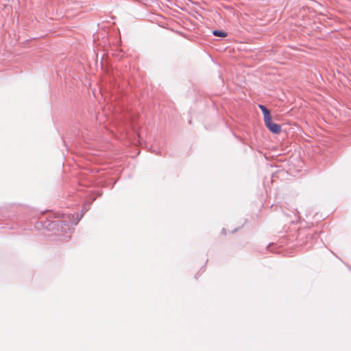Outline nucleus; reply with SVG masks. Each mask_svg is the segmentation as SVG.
I'll use <instances>...</instances> for the list:
<instances>
[{
  "label": "nucleus",
  "instance_id": "nucleus-4",
  "mask_svg": "<svg viewBox=\"0 0 351 351\" xmlns=\"http://www.w3.org/2000/svg\"><path fill=\"white\" fill-rule=\"evenodd\" d=\"M213 34L215 36H219V37H226L227 36V33L223 32V31H221V30H213Z\"/></svg>",
  "mask_w": 351,
  "mask_h": 351
},
{
  "label": "nucleus",
  "instance_id": "nucleus-3",
  "mask_svg": "<svg viewBox=\"0 0 351 351\" xmlns=\"http://www.w3.org/2000/svg\"><path fill=\"white\" fill-rule=\"evenodd\" d=\"M258 108L261 110L263 115H264V121L269 117H271L270 111L263 105L259 104Z\"/></svg>",
  "mask_w": 351,
  "mask_h": 351
},
{
  "label": "nucleus",
  "instance_id": "nucleus-1",
  "mask_svg": "<svg viewBox=\"0 0 351 351\" xmlns=\"http://www.w3.org/2000/svg\"><path fill=\"white\" fill-rule=\"evenodd\" d=\"M266 127L273 133L279 134L281 132V126L279 124L274 123L272 121V117H269L265 121Z\"/></svg>",
  "mask_w": 351,
  "mask_h": 351
},
{
  "label": "nucleus",
  "instance_id": "nucleus-2",
  "mask_svg": "<svg viewBox=\"0 0 351 351\" xmlns=\"http://www.w3.org/2000/svg\"><path fill=\"white\" fill-rule=\"evenodd\" d=\"M62 218L64 219L62 221V223H64L65 225L72 226L77 225L80 219V218L78 217V215H69L68 216L63 215Z\"/></svg>",
  "mask_w": 351,
  "mask_h": 351
}]
</instances>
